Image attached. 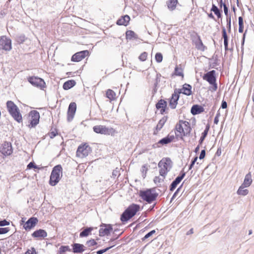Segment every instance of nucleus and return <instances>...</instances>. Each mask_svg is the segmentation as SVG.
<instances>
[{
	"instance_id": "1",
	"label": "nucleus",
	"mask_w": 254,
	"mask_h": 254,
	"mask_svg": "<svg viewBox=\"0 0 254 254\" xmlns=\"http://www.w3.org/2000/svg\"><path fill=\"white\" fill-rule=\"evenodd\" d=\"M175 128L176 135L181 138L188 135L191 130L190 123L182 120H180L176 124Z\"/></svg>"
},
{
	"instance_id": "2",
	"label": "nucleus",
	"mask_w": 254,
	"mask_h": 254,
	"mask_svg": "<svg viewBox=\"0 0 254 254\" xmlns=\"http://www.w3.org/2000/svg\"><path fill=\"white\" fill-rule=\"evenodd\" d=\"M158 166L160 176H166L172 167V162L169 158H164L159 161Z\"/></svg>"
},
{
	"instance_id": "3",
	"label": "nucleus",
	"mask_w": 254,
	"mask_h": 254,
	"mask_svg": "<svg viewBox=\"0 0 254 254\" xmlns=\"http://www.w3.org/2000/svg\"><path fill=\"white\" fill-rule=\"evenodd\" d=\"M139 206L137 204H132L123 212L121 217L122 222H127L134 216L139 210Z\"/></svg>"
},
{
	"instance_id": "4",
	"label": "nucleus",
	"mask_w": 254,
	"mask_h": 254,
	"mask_svg": "<svg viewBox=\"0 0 254 254\" xmlns=\"http://www.w3.org/2000/svg\"><path fill=\"white\" fill-rule=\"evenodd\" d=\"M62 167L60 165H58L54 167L50 179V184L54 186L60 181L62 176Z\"/></svg>"
},
{
	"instance_id": "5",
	"label": "nucleus",
	"mask_w": 254,
	"mask_h": 254,
	"mask_svg": "<svg viewBox=\"0 0 254 254\" xmlns=\"http://www.w3.org/2000/svg\"><path fill=\"white\" fill-rule=\"evenodd\" d=\"M93 130L97 133L105 135H114L116 131L112 127H108L104 126L98 125L93 127Z\"/></svg>"
},
{
	"instance_id": "6",
	"label": "nucleus",
	"mask_w": 254,
	"mask_h": 254,
	"mask_svg": "<svg viewBox=\"0 0 254 254\" xmlns=\"http://www.w3.org/2000/svg\"><path fill=\"white\" fill-rule=\"evenodd\" d=\"M140 196L144 200L148 203H151L156 199L157 194L153 193L151 190H146L140 191Z\"/></svg>"
},
{
	"instance_id": "7",
	"label": "nucleus",
	"mask_w": 254,
	"mask_h": 254,
	"mask_svg": "<svg viewBox=\"0 0 254 254\" xmlns=\"http://www.w3.org/2000/svg\"><path fill=\"white\" fill-rule=\"evenodd\" d=\"M91 151L90 147L86 144H84L80 145L77 150L76 155L77 157L83 158L86 157Z\"/></svg>"
},
{
	"instance_id": "8",
	"label": "nucleus",
	"mask_w": 254,
	"mask_h": 254,
	"mask_svg": "<svg viewBox=\"0 0 254 254\" xmlns=\"http://www.w3.org/2000/svg\"><path fill=\"white\" fill-rule=\"evenodd\" d=\"M0 49L10 51L11 49V40L6 36L0 37Z\"/></svg>"
},
{
	"instance_id": "9",
	"label": "nucleus",
	"mask_w": 254,
	"mask_h": 254,
	"mask_svg": "<svg viewBox=\"0 0 254 254\" xmlns=\"http://www.w3.org/2000/svg\"><path fill=\"white\" fill-rule=\"evenodd\" d=\"M0 152L4 156L10 155L12 153V148L10 142H5L0 146Z\"/></svg>"
},
{
	"instance_id": "10",
	"label": "nucleus",
	"mask_w": 254,
	"mask_h": 254,
	"mask_svg": "<svg viewBox=\"0 0 254 254\" xmlns=\"http://www.w3.org/2000/svg\"><path fill=\"white\" fill-rule=\"evenodd\" d=\"M28 81L33 85L43 88L45 87V82L43 79L38 77H30Z\"/></svg>"
},
{
	"instance_id": "11",
	"label": "nucleus",
	"mask_w": 254,
	"mask_h": 254,
	"mask_svg": "<svg viewBox=\"0 0 254 254\" xmlns=\"http://www.w3.org/2000/svg\"><path fill=\"white\" fill-rule=\"evenodd\" d=\"M29 117L30 118V124L32 127H35L39 123L40 115L38 112L36 110L31 111Z\"/></svg>"
},
{
	"instance_id": "12",
	"label": "nucleus",
	"mask_w": 254,
	"mask_h": 254,
	"mask_svg": "<svg viewBox=\"0 0 254 254\" xmlns=\"http://www.w3.org/2000/svg\"><path fill=\"white\" fill-rule=\"evenodd\" d=\"M38 222L37 218L31 217L23 224V228L26 231H30L36 226Z\"/></svg>"
},
{
	"instance_id": "13",
	"label": "nucleus",
	"mask_w": 254,
	"mask_h": 254,
	"mask_svg": "<svg viewBox=\"0 0 254 254\" xmlns=\"http://www.w3.org/2000/svg\"><path fill=\"white\" fill-rule=\"evenodd\" d=\"M76 110V105L74 102H71L68 107L67 111V120L68 122H70L74 118L75 112Z\"/></svg>"
},
{
	"instance_id": "14",
	"label": "nucleus",
	"mask_w": 254,
	"mask_h": 254,
	"mask_svg": "<svg viewBox=\"0 0 254 254\" xmlns=\"http://www.w3.org/2000/svg\"><path fill=\"white\" fill-rule=\"evenodd\" d=\"M88 54L89 52L87 50L77 52L72 56L71 61L73 62H79L85 58Z\"/></svg>"
},
{
	"instance_id": "15",
	"label": "nucleus",
	"mask_w": 254,
	"mask_h": 254,
	"mask_svg": "<svg viewBox=\"0 0 254 254\" xmlns=\"http://www.w3.org/2000/svg\"><path fill=\"white\" fill-rule=\"evenodd\" d=\"M215 74V70H212L211 71H210L204 74L203 76V79L208 82L210 84H214L216 82Z\"/></svg>"
},
{
	"instance_id": "16",
	"label": "nucleus",
	"mask_w": 254,
	"mask_h": 254,
	"mask_svg": "<svg viewBox=\"0 0 254 254\" xmlns=\"http://www.w3.org/2000/svg\"><path fill=\"white\" fill-rule=\"evenodd\" d=\"M32 236L38 240H41L47 236V233L43 229H39L34 231L32 234Z\"/></svg>"
},
{
	"instance_id": "17",
	"label": "nucleus",
	"mask_w": 254,
	"mask_h": 254,
	"mask_svg": "<svg viewBox=\"0 0 254 254\" xmlns=\"http://www.w3.org/2000/svg\"><path fill=\"white\" fill-rule=\"evenodd\" d=\"M179 94L175 92L172 94L171 98L170 99L169 102V106L172 109H174L176 108V106L178 104V101L179 100Z\"/></svg>"
},
{
	"instance_id": "18",
	"label": "nucleus",
	"mask_w": 254,
	"mask_h": 254,
	"mask_svg": "<svg viewBox=\"0 0 254 254\" xmlns=\"http://www.w3.org/2000/svg\"><path fill=\"white\" fill-rule=\"evenodd\" d=\"M6 108L10 115L11 113L19 110L18 107L11 101H8L6 102Z\"/></svg>"
},
{
	"instance_id": "19",
	"label": "nucleus",
	"mask_w": 254,
	"mask_h": 254,
	"mask_svg": "<svg viewBox=\"0 0 254 254\" xmlns=\"http://www.w3.org/2000/svg\"><path fill=\"white\" fill-rule=\"evenodd\" d=\"M185 176V173L182 175L178 176L175 180L172 183L170 186V190L173 191L176 188L177 186L181 182Z\"/></svg>"
},
{
	"instance_id": "20",
	"label": "nucleus",
	"mask_w": 254,
	"mask_h": 254,
	"mask_svg": "<svg viewBox=\"0 0 254 254\" xmlns=\"http://www.w3.org/2000/svg\"><path fill=\"white\" fill-rule=\"evenodd\" d=\"M129 20L130 17L127 15H126L119 19L117 21V24L119 25L127 26L129 23Z\"/></svg>"
},
{
	"instance_id": "21",
	"label": "nucleus",
	"mask_w": 254,
	"mask_h": 254,
	"mask_svg": "<svg viewBox=\"0 0 254 254\" xmlns=\"http://www.w3.org/2000/svg\"><path fill=\"white\" fill-rule=\"evenodd\" d=\"M167 106V102L164 100L161 99L156 105L157 109H161L160 113L163 114L165 112V108Z\"/></svg>"
},
{
	"instance_id": "22",
	"label": "nucleus",
	"mask_w": 254,
	"mask_h": 254,
	"mask_svg": "<svg viewBox=\"0 0 254 254\" xmlns=\"http://www.w3.org/2000/svg\"><path fill=\"white\" fill-rule=\"evenodd\" d=\"M105 228H100L99 230V235L100 236H104L105 235H108L111 231L112 230V226L110 225H105Z\"/></svg>"
},
{
	"instance_id": "23",
	"label": "nucleus",
	"mask_w": 254,
	"mask_h": 254,
	"mask_svg": "<svg viewBox=\"0 0 254 254\" xmlns=\"http://www.w3.org/2000/svg\"><path fill=\"white\" fill-rule=\"evenodd\" d=\"M167 120V117H163L160 120L156 126V129L154 132V134L157 133V132L163 127Z\"/></svg>"
},
{
	"instance_id": "24",
	"label": "nucleus",
	"mask_w": 254,
	"mask_h": 254,
	"mask_svg": "<svg viewBox=\"0 0 254 254\" xmlns=\"http://www.w3.org/2000/svg\"><path fill=\"white\" fill-rule=\"evenodd\" d=\"M252 182L253 180L252 179L251 174V173H249L245 176L244 181L242 185L248 188L251 185Z\"/></svg>"
},
{
	"instance_id": "25",
	"label": "nucleus",
	"mask_w": 254,
	"mask_h": 254,
	"mask_svg": "<svg viewBox=\"0 0 254 254\" xmlns=\"http://www.w3.org/2000/svg\"><path fill=\"white\" fill-rule=\"evenodd\" d=\"M174 138L175 137L173 135H171L169 134L167 136L160 140L158 143L161 144L162 145L167 144L172 142L174 140Z\"/></svg>"
},
{
	"instance_id": "26",
	"label": "nucleus",
	"mask_w": 254,
	"mask_h": 254,
	"mask_svg": "<svg viewBox=\"0 0 254 254\" xmlns=\"http://www.w3.org/2000/svg\"><path fill=\"white\" fill-rule=\"evenodd\" d=\"M204 109L202 107L195 105H193L191 109V113L193 115H197L203 112Z\"/></svg>"
},
{
	"instance_id": "27",
	"label": "nucleus",
	"mask_w": 254,
	"mask_h": 254,
	"mask_svg": "<svg viewBox=\"0 0 254 254\" xmlns=\"http://www.w3.org/2000/svg\"><path fill=\"white\" fill-rule=\"evenodd\" d=\"M10 115L18 123H22V117L19 110H18L16 112H14L13 113H11Z\"/></svg>"
},
{
	"instance_id": "28",
	"label": "nucleus",
	"mask_w": 254,
	"mask_h": 254,
	"mask_svg": "<svg viewBox=\"0 0 254 254\" xmlns=\"http://www.w3.org/2000/svg\"><path fill=\"white\" fill-rule=\"evenodd\" d=\"M191 86L188 84H185L183 85L181 92L186 95H190L191 94Z\"/></svg>"
},
{
	"instance_id": "29",
	"label": "nucleus",
	"mask_w": 254,
	"mask_h": 254,
	"mask_svg": "<svg viewBox=\"0 0 254 254\" xmlns=\"http://www.w3.org/2000/svg\"><path fill=\"white\" fill-rule=\"evenodd\" d=\"M84 246L82 244L75 243L73 245V250L74 253H80L84 251Z\"/></svg>"
},
{
	"instance_id": "30",
	"label": "nucleus",
	"mask_w": 254,
	"mask_h": 254,
	"mask_svg": "<svg viewBox=\"0 0 254 254\" xmlns=\"http://www.w3.org/2000/svg\"><path fill=\"white\" fill-rule=\"evenodd\" d=\"M222 36L224 39V45L225 51L228 50V38L226 33V29L222 27Z\"/></svg>"
},
{
	"instance_id": "31",
	"label": "nucleus",
	"mask_w": 254,
	"mask_h": 254,
	"mask_svg": "<svg viewBox=\"0 0 254 254\" xmlns=\"http://www.w3.org/2000/svg\"><path fill=\"white\" fill-rule=\"evenodd\" d=\"M245 188L247 187H244L241 185V186L239 188L238 190H237V194L242 196L247 195L249 193V191L248 189H245Z\"/></svg>"
},
{
	"instance_id": "32",
	"label": "nucleus",
	"mask_w": 254,
	"mask_h": 254,
	"mask_svg": "<svg viewBox=\"0 0 254 254\" xmlns=\"http://www.w3.org/2000/svg\"><path fill=\"white\" fill-rule=\"evenodd\" d=\"M195 44L196 48L199 50L204 51L206 49L199 36L198 37L197 40L195 42Z\"/></svg>"
},
{
	"instance_id": "33",
	"label": "nucleus",
	"mask_w": 254,
	"mask_h": 254,
	"mask_svg": "<svg viewBox=\"0 0 254 254\" xmlns=\"http://www.w3.org/2000/svg\"><path fill=\"white\" fill-rule=\"evenodd\" d=\"M177 3V0H168V1L167 2L168 8L170 10H174L176 8Z\"/></svg>"
},
{
	"instance_id": "34",
	"label": "nucleus",
	"mask_w": 254,
	"mask_h": 254,
	"mask_svg": "<svg viewBox=\"0 0 254 254\" xmlns=\"http://www.w3.org/2000/svg\"><path fill=\"white\" fill-rule=\"evenodd\" d=\"M106 97L108 98L111 101L116 99V94L115 92L111 89H108L106 91Z\"/></svg>"
},
{
	"instance_id": "35",
	"label": "nucleus",
	"mask_w": 254,
	"mask_h": 254,
	"mask_svg": "<svg viewBox=\"0 0 254 254\" xmlns=\"http://www.w3.org/2000/svg\"><path fill=\"white\" fill-rule=\"evenodd\" d=\"M75 84V81L73 80H68L64 84L63 88L64 90H68L73 87Z\"/></svg>"
},
{
	"instance_id": "36",
	"label": "nucleus",
	"mask_w": 254,
	"mask_h": 254,
	"mask_svg": "<svg viewBox=\"0 0 254 254\" xmlns=\"http://www.w3.org/2000/svg\"><path fill=\"white\" fill-rule=\"evenodd\" d=\"M126 38L127 39L131 40L133 39L137 38L136 34L132 31L128 30L126 33Z\"/></svg>"
},
{
	"instance_id": "37",
	"label": "nucleus",
	"mask_w": 254,
	"mask_h": 254,
	"mask_svg": "<svg viewBox=\"0 0 254 254\" xmlns=\"http://www.w3.org/2000/svg\"><path fill=\"white\" fill-rule=\"evenodd\" d=\"M92 230H93V228L91 227L86 228V229H85L83 231H82L80 233V237H87V236H88L89 235V234L91 233V232L92 231Z\"/></svg>"
},
{
	"instance_id": "38",
	"label": "nucleus",
	"mask_w": 254,
	"mask_h": 254,
	"mask_svg": "<svg viewBox=\"0 0 254 254\" xmlns=\"http://www.w3.org/2000/svg\"><path fill=\"white\" fill-rule=\"evenodd\" d=\"M211 10L213 11L215 14H216L218 18H220L221 17V13L218 8L215 5H212Z\"/></svg>"
},
{
	"instance_id": "39",
	"label": "nucleus",
	"mask_w": 254,
	"mask_h": 254,
	"mask_svg": "<svg viewBox=\"0 0 254 254\" xmlns=\"http://www.w3.org/2000/svg\"><path fill=\"white\" fill-rule=\"evenodd\" d=\"M209 129V127H207L206 128V129L204 130V131L202 132L201 136L200 138V140L199 141V144H201L203 142V140L205 138L206 136L207 135L208 131Z\"/></svg>"
},
{
	"instance_id": "40",
	"label": "nucleus",
	"mask_w": 254,
	"mask_h": 254,
	"mask_svg": "<svg viewBox=\"0 0 254 254\" xmlns=\"http://www.w3.org/2000/svg\"><path fill=\"white\" fill-rule=\"evenodd\" d=\"M166 176L155 177L154 179V182L157 184L163 182Z\"/></svg>"
},
{
	"instance_id": "41",
	"label": "nucleus",
	"mask_w": 254,
	"mask_h": 254,
	"mask_svg": "<svg viewBox=\"0 0 254 254\" xmlns=\"http://www.w3.org/2000/svg\"><path fill=\"white\" fill-rule=\"evenodd\" d=\"M147 171H148V168L147 167V165H143L141 169V171L142 173V177H143V178H144L146 177V175Z\"/></svg>"
},
{
	"instance_id": "42",
	"label": "nucleus",
	"mask_w": 254,
	"mask_h": 254,
	"mask_svg": "<svg viewBox=\"0 0 254 254\" xmlns=\"http://www.w3.org/2000/svg\"><path fill=\"white\" fill-rule=\"evenodd\" d=\"M231 15L227 16V17H226V21H227V28L229 32H231Z\"/></svg>"
},
{
	"instance_id": "43",
	"label": "nucleus",
	"mask_w": 254,
	"mask_h": 254,
	"mask_svg": "<svg viewBox=\"0 0 254 254\" xmlns=\"http://www.w3.org/2000/svg\"><path fill=\"white\" fill-rule=\"evenodd\" d=\"M155 60L157 63H160L162 61L163 56L160 53H157L155 55Z\"/></svg>"
},
{
	"instance_id": "44",
	"label": "nucleus",
	"mask_w": 254,
	"mask_h": 254,
	"mask_svg": "<svg viewBox=\"0 0 254 254\" xmlns=\"http://www.w3.org/2000/svg\"><path fill=\"white\" fill-rule=\"evenodd\" d=\"M147 53L146 52H143L142 53L139 57V59L141 61H145L146 60V58L147 57Z\"/></svg>"
},
{
	"instance_id": "45",
	"label": "nucleus",
	"mask_w": 254,
	"mask_h": 254,
	"mask_svg": "<svg viewBox=\"0 0 254 254\" xmlns=\"http://www.w3.org/2000/svg\"><path fill=\"white\" fill-rule=\"evenodd\" d=\"M96 244H97V243L93 239H92V240H90L89 241H88L86 242V245L88 247H92V246H95Z\"/></svg>"
},
{
	"instance_id": "46",
	"label": "nucleus",
	"mask_w": 254,
	"mask_h": 254,
	"mask_svg": "<svg viewBox=\"0 0 254 254\" xmlns=\"http://www.w3.org/2000/svg\"><path fill=\"white\" fill-rule=\"evenodd\" d=\"M69 250L68 246H62L60 248V253H64Z\"/></svg>"
},
{
	"instance_id": "47",
	"label": "nucleus",
	"mask_w": 254,
	"mask_h": 254,
	"mask_svg": "<svg viewBox=\"0 0 254 254\" xmlns=\"http://www.w3.org/2000/svg\"><path fill=\"white\" fill-rule=\"evenodd\" d=\"M9 231L8 228H0V234H4L7 233Z\"/></svg>"
},
{
	"instance_id": "48",
	"label": "nucleus",
	"mask_w": 254,
	"mask_h": 254,
	"mask_svg": "<svg viewBox=\"0 0 254 254\" xmlns=\"http://www.w3.org/2000/svg\"><path fill=\"white\" fill-rule=\"evenodd\" d=\"M155 233V230H152L150 232L148 233L147 234L145 235V236L143 238V240L146 239L148 238H149L151 236H152L153 234Z\"/></svg>"
},
{
	"instance_id": "49",
	"label": "nucleus",
	"mask_w": 254,
	"mask_h": 254,
	"mask_svg": "<svg viewBox=\"0 0 254 254\" xmlns=\"http://www.w3.org/2000/svg\"><path fill=\"white\" fill-rule=\"evenodd\" d=\"M27 168L31 169L32 168H36L38 169L39 168L36 165H35L34 162H30L29 163V164L27 165Z\"/></svg>"
},
{
	"instance_id": "50",
	"label": "nucleus",
	"mask_w": 254,
	"mask_h": 254,
	"mask_svg": "<svg viewBox=\"0 0 254 254\" xmlns=\"http://www.w3.org/2000/svg\"><path fill=\"white\" fill-rule=\"evenodd\" d=\"M111 248H112V246L108 247V248H106L105 249H103V250H99V251L97 252V254H102L104 253H105L106 251H107L108 250H109V249H110Z\"/></svg>"
},
{
	"instance_id": "51",
	"label": "nucleus",
	"mask_w": 254,
	"mask_h": 254,
	"mask_svg": "<svg viewBox=\"0 0 254 254\" xmlns=\"http://www.w3.org/2000/svg\"><path fill=\"white\" fill-rule=\"evenodd\" d=\"M25 254H36V251L34 248H32L31 250H28Z\"/></svg>"
},
{
	"instance_id": "52",
	"label": "nucleus",
	"mask_w": 254,
	"mask_h": 254,
	"mask_svg": "<svg viewBox=\"0 0 254 254\" xmlns=\"http://www.w3.org/2000/svg\"><path fill=\"white\" fill-rule=\"evenodd\" d=\"M223 8H224V13L226 15V17H227V16H229V15H228V8L227 7V5H226V4H223Z\"/></svg>"
},
{
	"instance_id": "53",
	"label": "nucleus",
	"mask_w": 254,
	"mask_h": 254,
	"mask_svg": "<svg viewBox=\"0 0 254 254\" xmlns=\"http://www.w3.org/2000/svg\"><path fill=\"white\" fill-rule=\"evenodd\" d=\"M9 223L5 220L0 221V226H4L9 225Z\"/></svg>"
},
{
	"instance_id": "54",
	"label": "nucleus",
	"mask_w": 254,
	"mask_h": 254,
	"mask_svg": "<svg viewBox=\"0 0 254 254\" xmlns=\"http://www.w3.org/2000/svg\"><path fill=\"white\" fill-rule=\"evenodd\" d=\"M175 73L177 75L183 76V72L181 71H179L177 67L175 68Z\"/></svg>"
},
{
	"instance_id": "55",
	"label": "nucleus",
	"mask_w": 254,
	"mask_h": 254,
	"mask_svg": "<svg viewBox=\"0 0 254 254\" xmlns=\"http://www.w3.org/2000/svg\"><path fill=\"white\" fill-rule=\"evenodd\" d=\"M205 156V151L204 149H203V150H201L199 158L200 159H202L204 158Z\"/></svg>"
},
{
	"instance_id": "56",
	"label": "nucleus",
	"mask_w": 254,
	"mask_h": 254,
	"mask_svg": "<svg viewBox=\"0 0 254 254\" xmlns=\"http://www.w3.org/2000/svg\"><path fill=\"white\" fill-rule=\"evenodd\" d=\"M197 160V157H195L193 159V160L191 161V163L190 164V167H189V169L190 170L192 168V166L194 165L195 162Z\"/></svg>"
},
{
	"instance_id": "57",
	"label": "nucleus",
	"mask_w": 254,
	"mask_h": 254,
	"mask_svg": "<svg viewBox=\"0 0 254 254\" xmlns=\"http://www.w3.org/2000/svg\"><path fill=\"white\" fill-rule=\"evenodd\" d=\"M219 115H220L219 113H218V114H217L216 117H215L214 120V123L215 124L217 125L218 124V123L219 122L218 117H219Z\"/></svg>"
},
{
	"instance_id": "58",
	"label": "nucleus",
	"mask_w": 254,
	"mask_h": 254,
	"mask_svg": "<svg viewBox=\"0 0 254 254\" xmlns=\"http://www.w3.org/2000/svg\"><path fill=\"white\" fill-rule=\"evenodd\" d=\"M221 108L222 109H226L227 107V102L224 100L222 101V104H221Z\"/></svg>"
},
{
	"instance_id": "59",
	"label": "nucleus",
	"mask_w": 254,
	"mask_h": 254,
	"mask_svg": "<svg viewBox=\"0 0 254 254\" xmlns=\"http://www.w3.org/2000/svg\"><path fill=\"white\" fill-rule=\"evenodd\" d=\"M211 84L212 85V86L211 87V89H210V90H212V91H216L217 89V85L216 82H215V83Z\"/></svg>"
},
{
	"instance_id": "60",
	"label": "nucleus",
	"mask_w": 254,
	"mask_h": 254,
	"mask_svg": "<svg viewBox=\"0 0 254 254\" xmlns=\"http://www.w3.org/2000/svg\"><path fill=\"white\" fill-rule=\"evenodd\" d=\"M239 19V25H244L243 18L242 17L240 16Z\"/></svg>"
},
{
	"instance_id": "61",
	"label": "nucleus",
	"mask_w": 254,
	"mask_h": 254,
	"mask_svg": "<svg viewBox=\"0 0 254 254\" xmlns=\"http://www.w3.org/2000/svg\"><path fill=\"white\" fill-rule=\"evenodd\" d=\"M56 135H57V133H56L54 131H52L49 133V135H50V137L52 138L55 137L56 136Z\"/></svg>"
},
{
	"instance_id": "62",
	"label": "nucleus",
	"mask_w": 254,
	"mask_h": 254,
	"mask_svg": "<svg viewBox=\"0 0 254 254\" xmlns=\"http://www.w3.org/2000/svg\"><path fill=\"white\" fill-rule=\"evenodd\" d=\"M239 32L240 33H243L244 31V25H239Z\"/></svg>"
},
{
	"instance_id": "63",
	"label": "nucleus",
	"mask_w": 254,
	"mask_h": 254,
	"mask_svg": "<svg viewBox=\"0 0 254 254\" xmlns=\"http://www.w3.org/2000/svg\"><path fill=\"white\" fill-rule=\"evenodd\" d=\"M18 41H21V42H24L25 41V37L23 36H20L18 37Z\"/></svg>"
},
{
	"instance_id": "64",
	"label": "nucleus",
	"mask_w": 254,
	"mask_h": 254,
	"mask_svg": "<svg viewBox=\"0 0 254 254\" xmlns=\"http://www.w3.org/2000/svg\"><path fill=\"white\" fill-rule=\"evenodd\" d=\"M180 189H181V188L180 187L179 188H178V189L176 191V192H175L174 193V194H173V197H172V199H174V198L176 197V196L177 194L178 193V192L179 191V190H180Z\"/></svg>"
}]
</instances>
